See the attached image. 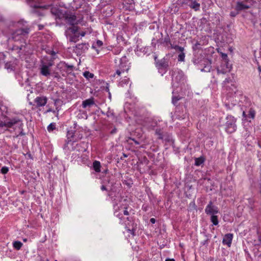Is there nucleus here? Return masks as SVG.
Returning a JSON list of instances; mask_svg holds the SVG:
<instances>
[{"label": "nucleus", "mask_w": 261, "mask_h": 261, "mask_svg": "<svg viewBox=\"0 0 261 261\" xmlns=\"http://www.w3.org/2000/svg\"><path fill=\"white\" fill-rule=\"evenodd\" d=\"M30 32V27L24 20L6 21L0 15V35L2 33L7 36L9 42H14V44H9L8 48L12 51L16 52L18 57L28 52L26 38Z\"/></svg>", "instance_id": "f257e3e1"}, {"label": "nucleus", "mask_w": 261, "mask_h": 261, "mask_svg": "<svg viewBox=\"0 0 261 261\" xmlns=\"http://www.w3.org/2000/svg\"><path fill=\"white\" fill-rule=\"evenodd\" d=\"M112 203L114 215L119 218V223L124 225L127 231L135 236L136 230L134 223L131 226L129 223L131 221L128 216L129 213L127 209L128 206V201L121 194L118 193L114 196L112 197Z\"/></svg>", "instance_id": "f03ea898"}, {"label": "nucleus", "mask_w": 261, "mask_h": 261, "mask_svg": "<svg viewBox=\"0 0 261 261\" xmlns=\"http://www.w3.org/2000/svg\"><path fill=\"white\" fill-rule=\"evenodd\" d=\"M41 0H26L30 6L35 9L34 13L38 15L42 16L45 14L44 11L50 9V12L56 18L65 19L71 25H74L77 23L76 17L75 15L69 14L66 11L61 10L58 8L52 7L50 5H41L40 4Z\"/></svg>", "instance_id": "7ed1b4c3"}, {"label": "nucleus", "mask_w": 261, "mask_h": 261, "mask_svg": "<svg viewBox=\"0 0 261 261\" xmlns=\"http://www.w3.org/2000/svg\"><path fill=\"white\" fill-rule=\"evenodd\" d=\"M0 111H2V115L5 116L4 120L0 118V131H6L9 128H14L19 129H22L23 125L22 120L19 116L8 117L6 116L7 108L6 106L2 105L0 106Z\"/></svg>", "instance_id": "20e7f679"}, {"label": "nucleus", "mask_w": 261, "mask_h": 261, "mask_svg": "<svg viewBox=\"0 0 261 261\" xmlns=\"http://www.w3.org/2000/svg\"><path fill=\"white\" fill-rule=\"evenodd\" d=\"M186 82V77L182 70L178 68L172 70V87L173 88L172 93L174 94L178 92L176 89L181 87Z\"/></svg>", "instance_id": "39448f33"}, {"label": "nucleus", "mask_w": 261, "mask_h": 261, "mask_svg": "<svg viewBox=\"0 0 261 261\" xmlns=\"http://www.w3.org/2000/svg\"><path fill=\"white\" fill-rule=\"evenodd\" d=\"M226 120V132L229 134L234 132L237 129L236 119L231 115H227Z\"/></svg>", "instance_id": "423d86ee"}, {"label": "nucleus", "mask_w": 261, "mask_h": 261, "mask_svg": "<svg viewBox=\"0 0 261 261\" xmlns=\"http://www.w3.org/2000/svg\"><path fill=\"white\" fill-rule=\"evenodd\" d=\"M129 69V66L128 64V60L126 56L122 57L119 59V64L118 65V68L116 70L115 74L120 76L122 73L125 71H127Z\"/></svg>", "instance_id": "0eeeda50"}, {"label": "nucleus", "mask_w": 261, "mask_h": 261, "mask_svg": "<svg viewBox=\"0 0 261 261\" xmlns=\"http://www.w3.org/2000/svg\"><path fill=\"white\" fill-rule=\"evenodd\" d=\"M53 62L51 61L46 63L44 61H42L40 65V74L46 77L50 75V68L53 66Z\"/></svg>", "instance_id": "6e6552de"}, {"label": "nucleus", "mask_w": 261, "mask_h": 261, "mask_svg": "<svg viewBox=\"0 0 261 261\" xmlns=\"http://www.w3.org/2000/svg\"><path fill=\"white\" fill-rule=\"evenodd\" d=\"M142 125L148 130L154 129L155 130L156 129H161L160 128H158L159 125L158 122L150 118L146 119L144 121Z\"/></svg>", "instance_id": "1a4fd4ad"}, {"label": "nucleus", "mask_w": 261, "mask_h": 261, "mask_svg": "<svg viewBox=\"0 0 261 261\" xmlns=\"http://www.w3.org/2000/svg\"><path fill=\"white\" fill-rule=\"evenodd\" d=\"M231 65L229 63L228 61H222L219 66L217 67L218 73L225 74L230 71Z\"/></svg>", "instance_id": "9d476101"}, {"label": "nucleus", "mask_w": 261, "mask_h": 261, "mask_svg": "<svg viewBox=\"0 0 261 261\" xmlns=\"http://www.w3.org/2000/svg\"><path fill=\"white\" fill-rule=\"evenodd\" d=\"M155 135L158 136L159 139L163 140L167 142H171L172 141L171 136L167 133H163L162 129H156Z\"/></svg>", "instance_id": "9b49d317"}, {"label": "nucleus", "mask_w": 261, "mask_h": 261, "mask_svg": "<svg viewBox=\"0 0 261 261\" xmlns=\"http://www.w3.org/2000/svg\"><path fill=\"white\" fill-rule=\"evenodd\" d=\"M120 9L132 11L135 9V2L134 0H123V2L119 6Z\"/></svg>", "instance_id": "f8f14e48"}, {"label": "nucleus", "mask_w": 261, "mask_h": 261, "mask_svg": "<svg viewBox=\"0 0 261 261\" xmlns=\"http://www.w3.org/2000/svg\"><path fill=\"white\" fill-rule=\"evenodd\" d=\"M85 145V143H76L74 141H73L71 143V150L77 152L79 153L77 154V156H80L81 153L85 151L86 150V149L84 146Z\"/></svg>", "instance_id": "ddd939ff"}, {"label": "nucleus", "mask_w": 261, "mask_h": 261, "mask_svg": "<svg viewBox=\"0 0 261 261\" xmlns=\"http://www.w3.org/2000/svg\"><path fill=\"white\" fill-rule=\"evenodd\" d=\"M205 213L207 215L217 214L219 213L218 207L214 205L212 201H210L205 208Z\"/></svg>", "instance_id": "4468645a"}, {"label": "nucleus", "mask_w": 261, "mask_h": 261, "mask_svg": "<svg viewBox=\"0 0 261 261\" xmlns=\"http://www.w3.org/2000/svg\"><path fill=\"white\" fill-rule=\"evenodd\" d=\"M255 115V111L252 109H250L248 113L247 114L245 111L243 112V120L248 122H251L254 118Z\"/></svg>", "instance_id": "2eb2a0df"}, {"label": "nucleus", "mask_w": 261, "mask_h": 261, "mask_svg": "<svg viewBox=\"0 0 261 261\" xmlns=\"http://www.w3.org/2000/svg\"><path fill=\"white\" fill-rule=\"evenodd\" d=\"M47 101V98L46 96H37L34 100V102L37 107L44 106Z\"/></svg>", "instance_id": "dca6fc26"}, {"label": "nucleus", "mask_w": 261, "mask_h": 261, "mask_svg": "<svg viewBox=\"0 0 261 261\" xmlns=\"http://www.w3.org/2000/svg\"><path fill=\"white\" fill-rule=\"evenodd\" d=\"M233 237L232 233H228L225 234L223 238L222 244L227 245L228 247H230Z\"/></svg>", "instance_id": "f3484780"}, {"label": "nucleus", "mask_w": 261, "mask_h": 261, "mask_svg": "<svg viewBox=\"0 0 261 261\" xmlns=\"http://www.w3.org/2000/svg\"><path fill=\"white\" fill-rule=\"evenodd\" d=\"M158 43L163 45L164 46L167 47L168 49H170V46L171 44L170 38L167 34L164 39H159L157 41Z\"/></svg>", "instance_id": "a211bd4d"}, {"label": "nucleus", "mask_w": 261, "mask_h": 261, "mask_svg": "<svg viewBox=\"0 0 261 261\" xmlns=\"http://www.w3.org/2000/svg\"><path fill=\"white\" fill-rule=\"evenodd\" d=\"M150 51V50L149 49V47L148 46L140 47L139 46H137V47L136 50V53L138 56H141L142 54H149Z\"/></svg>", "instance_id": "6ab92c4d"}, {"label": "nucleus", "mask_w": 261, "mask_h": 261, "mask_svg": "<svg viewBox=\"0 0 261 261\" xmlns=\"http://www.w3.org/2000/svg\"><path fill=\"white\" fill-rule=\"evenodd\" d=\"M16 61L15 60L7 62L5 64V68L9 71H14L16 68Z\"/></svg>", "instance_id": "aec40b11"}, {"label": "nucleus", "mask_w": 261, "mask_h": 261, "mask_svg": "<svg viewBox=\"0 0 261 261\" xmlns=\"http://www.w3.org/2000/svg\"><path fill=\"white\" fill-rule=\"evenodd\" d=\"M75 48L78 52L83 53L88 49L89 44L86 43L78 44L76 45Z\"/></svg>", "instance_id": "412c9836"}, {"label": "nucleus", "mask_w": 261, "mask_h": 261, "mask_svg": "<svg viewBox=\"0 0 261 261\" xmlns=\"http://www.w3.org/2000/svg\"><path fill=\"white\" fill-rule=\"evenodd\" d=\"M95 105L94 98L93 97L86 99L82 102V107L83 108H87V107H91Z\"/></svg>", "instance_id": "4be33fe9"}, {"label": "nucleus", "mask_w": 261, "mask_h": 261, "mask_svg": "<svg viewBox=\"0 0 261 261\" xmlns=\"http://www.w3.org/2000/svg\"><path fill=\"white\" fill-rule=\"evenodd\" d=\"M204 67L200 70L202 72H210L212 68L211 61L208 59H205L203 61Z\"/></svg>", "instance_id": "5701e85b"}, {"label": "nucleus", "mask_w": 261, "mask_h": 261, "mask_svg": "<svg viewBox=\"0 0 261 261\" xmlns=\"http://www.w3.org/2000/svg\"><path fill=\"white\" fill-rule=\"evenodd\" d=\"M169 65L167 59L163 58L161 60L156 62V67L161 68H168Z\"/></svg>", "instance_id": "b1692460"}, {"label": "nucleus", "mask_w": 261, "mask_h": 261, "mask_svg": "<svg viewBox=\"0 0 261 261\" xmlns=\"http://www.w3.org/2000/svg\"><path fill=\"white\" fill-rule=\"evenodd\" d=\"M249 6L245 4H244L243 2H238L237 3L236 5V10L237 11H242L243 10L247 9L249 8Z\"/></svg>", "instance_id": "393cba45"}, {"label": "nucleus", "mask_w": 261, "mask_h": 261, "mask_svg": "<svg viewBox=\"0 0 261 261\" xmlns=\"http://www.w3.org/2000/svg\"><path fill=\"white\" fill-rule=\"evenodd\" d=\"M189 6L195 11H197L200 9V4L197 3L196 1L190 0L189 1Z\"/></svg>", "instance_id": "a878e982"}, {"label": "nucleus", "mask_w": 261, "mask_h": 261, "mask_svg": "<svg viewBox=\"0 0 261 261\" xmlns=\"http://www.w3.org/2000/svg\"><path fill=\"white\" fill-rule=\"evenodd\" d=\"M100 163L99 161H95L93 163V168L96 172H99L100 171Z\"/></svg>", "instance_id": "bb28decb"}, {"label": "nucleus", "mask_w": 261, "mask_h": 261, "mask_svg": "<svg viewBox=\"0 0 261 261\" xmlns=\"http://www.w3.org/2000/svg\"><path fill=\"white\" fill-rule=\"evenodd\" d=\"M23 244L18 241H15L13 242V247L17 250H19L22 247Z\"/></svg>", "instance_id": "cd10ccee"}, {"label": "nucleus", "mask_w": 261, "mask_h": 261, "mask_svg": "<svg viewBox=\"0 0 261 261\" xmlns=\"http://www.w3.org/2000/svg\"><path fill=\"white\" fill-rule=\"evenodd\" d=\"M211 221L213 225H217L219 224L218 216L216 214L211 215Z\"/></svg>", "instance_id": "c85d7f7f"}, {"label": "nucleus", "mask_w": 261, "mask_h": 261, "mask_svg": "<svg viewBox=\"0 0 261 261\" xmlns=\"http://www.w3.org/2000/svg\"><path fill=\"white\" fill-rule=\"evenodd\" d=\"M83 76L88 80L93 79L94 77L93 73L90 72L88 71H86L83 72Z\"/></svg>", "instance_id": "c756f323"}, {"label": "nucleus", "mask_w": 261, "mask_h": 261, "mask_svg": "<svg viewBox=\"0 0 261 261\" xmlns=\"http://www.w3.org/2000/svg\"><path fill=\"white\" fill-rule=\"evenodd\" d=\"M75 130L74 129L68 130L67 133V137L68 139H70V141H71V139H73L75 136Z\"/></svg>", "instance_id": "7c9ffc66"}, {"label": "nucleus", "mask_w": 261, "mask_h": 261, "mask_svg": "<svg viewBox=\"0 0 261 261\" xmlns=\"http://www.w3.org/2000/svg\"><path fill=\"white\" fill-rule=\"evenodd\" d=\"M129 79L128 78H125L121 80L119 83V86L120 87H124L125 85H127L129 84Z\"/></svg>", "instance_id": "2f4dec72"}, {"label": "nucleus", "mask_w": 261, "mask_h": 261, "mask_svg": "<svg viewBox=\"0 0 261 261\" xmlns=\"http://www.w3.org/2000/svg\"><path fill=\"white\" fill-rule=\"evenodd\" d=\"M185 54L184 51L179 52L178 55L177 60L178 62H184L185 61Z\"/></svg>", "instance_id": "473e14b6"}, {"label": "nucleus", "mask_w": 261, "mask_h": 261, "mask_svg": "<svg viewBox=\"0 0 261 261\" xmlns=\"http://www.w3.org/2000/svg\"><path fill=\"white\" fill-rule=\"evenodd\" d=\"M181 98V97L178 95V96H174L173 95L172 98V102L174 105H176L177 101L179 100Z\"/></svg>", "instance_id": "72a5a7b5"}, {"label": "nucleus", "mask_w": 261, "mask_h": 261, "mask_svg": "<svg viewBox=\"0 0 261 261\" xmlns=\"http://www.w3.org/2000/svg\"><path fill=\"white\" fill-rule=\"evenodd\" d=\"M47 130L49 132H52L54 129H56V123H51L47 126Z\"/></svg>", "instance_id": "f704fd0d"}, {"label": "nucleus", "mask_w": 261, "mask_h": 261, "mask_svg": "<svg viewBox=\"0 0 261 261\" xmlns=\"http://www.w3.org/2000/svg\"><path fill=\"white\" fill-rule=\"evenodd\" d=\"M159 72L161 74L162 76H163L164 74L166 73L167 71V68H161V67H157Z\"/></svg>", "instance_id": "c9c22d12"}, {"label": "nucleus", "mask_w": 261, "mask_h": 261, "mask_svg": "<svg viewBox=\"0 0 261 261\" xmlns=\"http://www.w3.org/2000/svg\"><path fill=\"white\" fill-rule=\"evenodd\" d=\"M78 37H79L78 36H76V35H74L70 36L69 39L70 41H71V42H75L77 41Z\"/></svg>", "instance_id": "e433bc0d"}, {"label": "nucleus", "mask_w": 261, "mask_h": 261, "mask_svg": "<svg viewBox=\"0 0 261 261\" xmlns=\"http://www.w3.org/2000/svg\"><path fill=\"white\" fill-rule=\"evenodd\" d=\"M9 171V168L6 166H4L1 169V172L3 174H6Z\"/></svg>", "instance_id": "4c0bfd02"}, {"label": "nucleus", "mask_w": 261, "mask_h": 261, "mask_svg": "<svg viewBox=\"0 0 261 261\" xmlns=\"http://www.w3.org/2000/svg\"><path fill=\"white\" fill-rule=\"evenodd\" d=\"M203 162V161L200 159H196L195 161V165L199 166Z\"/></svg>", "instance_id": "58836bf2"}, {"label": "nucleus", "mask_w": 261, "mask_h": 261, "mask_svg": "<svg viewBox=\"0 0 261 261\" xmlns=\"http://www.w3.org/2000/svg\"><path fill=\"white\" fill-rule=\"evenodd\" d=\"M5 58V55L3 53H0V64L4 61Z\"/></svg>", "instance_id": "ea45409f"}, {"label": "nucleus", "mask_w": 261, "mask_h": 261, "mask_svg": "<svg viewBox=\"0 0 261 261\" xmlns=\"http://www.w3.org/2000/svg\"><path fill=\"white\" fill-rule=\"evenodd\" d=\"M221 57L223 59V61H228V59H227V55L226 54H225V53H221Z\"/></svg>", "instance_id": "a19ab883"}, {"label": "nucleus", "mask_w": 261, "mask_h": 261, "mask_svg": "<svg viewBox=\"0 0 261 261\" xmlns=\"http://www.w3.org/2000/svg\"><path fill=\"white\" fill-rule=\"evenodd\" d=\"M102 44L103 42L99 40H97L95 43V45L98 47H101L102 45Z\"/></svg>", "instance_id": "79ce46f5"}, {"label": "nucleus", "mask_w": 261, "mask_h": 261, "mask_svg": "<svg viewBox=\"0 0 261 261\" xmlns=\"http://www.w3.org/2000/svg\"><path fill=\"white\" fill-rule=\"evenodd\" d=\"M65 67L70 70H72L73 68V66L72 65H68L67 64H65Z\"/></svg>", "instance_id": "37998d69"}, {"label": "nucleus", "mask_w": 261, "mask_h": 261, "mask_svg": "<svg viewBox=\"0 0 261 261\" xmlns=\"http://www.w3.org/2000/svg\"><path fill=\"white\" fill-rule=\"evenodd\" d=\"M178 45H173V44H171V45L170 46V49H174L175 50H177V48H178Z\"/></svg>", "instance_id": "c03bdc74"}, {"label": "nucleus", "mask_w": 261, "mask_h": 261, "mask_svg": "<svg viewBox=\"0 0 261 261\" xmlns=\"http://www.w3.org/2000/svg\"><path fill=\"white\" fill-rule=\"evenodd\" d=\"M70 30L71 32L74 34L75 32H76L77 31V29L76 27H74L73 28H70Z\"/></svg>", "instance_id": "a18cd8bd"}, {"label": "nucleus", "mask_w": 261, "mask_h": 261, "mask_svg": "<svg viewBox=\"0 0 261 261\" xmlns=\"http://www.w3.org/2000/svg\"><path fill=\"white\" fill-rule=\"evenodd\" d=\"M107 115L109 117H114V114L113 112H111L110 111H108L107 113Z\"/></svg>", "instance_id": "49530a36"}, {"label": "nucleus", "mask_w": 261, "mask_h": 261, "mask_svg": "<svg viewBox=\"0 0 261 261\" xmlns=\"http://www.w3.org/2000/svg\"><path fill=\"white\" fill-rule=\"evenodd\" d=\"M230 82H231V80H229L228 79H226L225 80V81H224L223 82V84L224 85H226L227 84H228Z\"/></svg>", "instance_id": "de8ad7c7"}, {"label": "nucleus", "mask_w": 261, "mask_h": 261, "mask_svg": "<svg viewBox=\"0 0 261 261\" xmlns=\"http://www.w3.org/2000/svg\"><path fill=\"white\" fill-rule=\"evenodd\" d=\"M176 51H178V52H181V51H184V48L181 46H179Z\"/></svg>", "instance_id": "09e8293b"}, {"label": "nucleus", "mask_w": 261, "mask_h": 261, "mask_svg": "<svg viewBox=\"0 0 261 261\" xmlns=\"http://www.w3.org/2000/svg\"><path fill=\"white\" fill-rule=\"evenodd\" d=\"M107 179H106L105 180L108 181L109 184H111V185H112L113 184V182L111 181L110 177H107Z\"/></svg>", "instance_id": "8fccbe9b"}, {"label": "nucleus", "mask_w": 261, "mask_h": 261, "mask_svg": "<svg viewBox=\"0 0 261 261\" xmlns=\"http://www.w3.org/2000/svg\"><path fill=\"white\" fill-rule=\"evenodd\" d=\"M101 190L102 191L107 190V189L106 188V186L105 185H102L101 187Z\"/></svg>", "instance_id": "3c124183"}, {"label": "nucleus", "mask_w": 261, "mask_h": 261, "mask_svg": "<svg viewBox=\"0 0 261 261\" xmlns=\"http://www.w3.org/2000/svg\"><path fill=\"white\" fill-rule=\"evenodd\" d=\"M79 156H77V154H75V153H73V154H72L71 158H73V159H75V158H76V157L79 158Z\"/></svg>", "instance_id": "603ef678"}, {"label": "nucleus", "mask_w": 261, "mask_h": 261, "mask_svg": "<svg viewBox=\"0 0 261 261\" xmlns=\"http://www.w3.org/2000/svg\"><path fill=\"white\" fill-rule=\"evenodd\" d=\"M86 32H84V31H82L80 33V35L82 36V37H84L86 35Z\"/></svg>", "instance_id": "864d4df0"}, {"label": "nucleus", "mask_w": 261, "mask_h": 261, "mask_svg": "<svg viewBox=\"0 0 261 261\" xmlns=\"http://www.w3.org/2000/svg\"><path fill=\"white\" fill-rule=\"evenodd\" d=\"M150 221L151 223L154 224L155 222V219L154 218H151Z\"/></svg>", "instance_id": "5fc2aeb1"}, {"label": "nucleus", "mask_w": 261, "mask_h": 261, "mask_svg": "<svg viewBox=\"0 0 261 261\" xmlns=\"http://www.w3.org/2000/svg\"><path fill=\"white\" fill-rule=\"evenodd\" d=\"M130 139L132 140L135 142V143L136 144H137V145L139 144V142L138 141H137V140H136L135 139H131V138H130Z\"/></svg>", "instance_id": "6e6d98bb"}, {"label": "nucleus", "mask_w": 261, "mask_h": 261, "mask_svg": "<svg viewBox=\"0 0 261 261\" xmlns=\"http://www.w3.org/2000/svg\"><path fill=\"white\" fill-rule=\"evenodd\" d=\"M165 261H175L173 258H167Z\"/></svg>", "instance_id": "4d7b16f0"}, {"label": "nucleus", "mask_w": 261, "mask_h": 261, "mask_svg": "<svg viewBox=\"0 0 261 261\" xmlns=\"http://www.w3.org/2000/svg\"><path fill=\"white\" fill-rule=\"evenodd\" d=\"M116 132V129L114 128V129H113V130H111V133L113 134L115 133Z\"/></svg>", "instance_id": "13d9d810"}, {"label": "nucleus", "mask_w": 261, "mask_h": 261, "mask_svg": "<svg viewBox=\"0 0 261 261\" xmlns=\"http://www.w3.org/2000/svg\"><path fill=\"white\" fill-rule=\"evenodd\" d=\"M2 105H0V106H1ZM2 111H0V115H1L3 117V119H1V120H4V119H4L5 116H3V115H2Z\"/></svg>", "instance_id": "bf43d9fd"}, {"label": "nucleus", "mask_w": 261, "mask_h": 261, "mask_svg": "<svg viewBox=\"0 0 261 261\" xmlns=\"http://www.w3.org/2000/svg\"><path fill=\"white\" fill-rule=\"evenodd\" d=\"M258 145L261 148V141H258Z\"/></svg>", "instance_id": "052dcab7"}, {"label": "nucleus", "mask_w": 261, "mask_h": 261, "mask_svg": "<svg viewBox=\"0 0 261 261\" xmlns=\"http://www.w3.org/2000/svg\"><path fill=\"white\" fill-rule=\"evenodd\" d=\"M50 54L53 56V55H55L56 54V53L54 51H51Z\"/></svg>", "instance_id": "680f3d73"}, {"label": "nucleus", "mask_w": 261, "mask_h": 261, "mask_svg": "<svg viewBox=\"0 0 261 261\" xmlns=\"http://www.w3.org/2000/svg\"><path fill=\"white\" fill-rule=\"evenodd\" d=\"M259 71H261V68L260 67H258Z\"/></svg>", "instance_id": "e2e57ef3"}, {"label": "nucleus", "mask_w": 261, "mask_h": 261, "mask_svg": "<svg viewBox=\"0 0 261 261\" xmlns=\"http://www.w3.org/2000/svg\"><path fill=\"white\" fill-rule=\"evenodd\" d=\"M123 155H124V157H127V156L126 154H123Z\"/></svg>", "instance_id": "0e129e2a"}, {"label": "nucleus", "mask_w": 261, "mask_h": 261, "mask_svg": "<svg viewBox=\"0 0 261 261\" xmlns=\"http://www.w3.org/2000/svg\"><path fill=\"white\" fill-rule=\"evenodd\" d=\"M231 16H234V15H233V13H231Z\"/></svg>", "instance_id": "69168bd1"}, {"label": "nucleus", "mask_w": 261, "mask_h": 261, "mask_svg": "<svg viewBox=\"0 0 261 261\" xmlns=\"http://www.w3.org/2000/svg\"><path fill=\"white\" fill-rule=\"evenodd\" d=\"M231 16H234V15H233V13H231Z\"/></svg>", "instance_id": "338daca9"}, {"label": "nucleus", "mask_w": 261, "mask_h": 261, "mask_svg": "<svg viewBox=\"0 0 261 261\" xmlns=\"http://www.w3.org/2000/svg\"><path fill=\"white\" fill-rule=\"evenodd\" d=\"M78 138H79V139H81V138H82V136L78 137Z\"/></svg>", "instance_id": "774afa93"}]
</instances>
